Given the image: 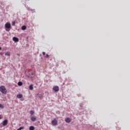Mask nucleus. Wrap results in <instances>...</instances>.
Returning a JSON list of instances; mask_svg holds the SVG:
<instances>
[{
	"label": "nucleus",
	"mask_w": 130,
	"mask_h": 130,
	"mask_svg": "<svg viewBox=\"0 0 130 130\" xmlns=\"http://www.w3.org/2000/svg\"><path fill=\"white\" fill-rule=\"evenodd\" d=\"M52 125H57V120L56 119H54V120L52 121Z\"/></svg>",
	"instance_id": "nucleus-3"
},
{
	"label": "nucleus",
	"mask_w": 130,
	"mask_h": 130,
	"mask_svg": "<svg viewBox=\"0 0 130 130\" xmlns=\"http://www.w3.org/2000/svg\"><path fill=\"white\" fill-rule=\"evenodd\" d=\"M11 23H7L5 24V30L6 31H10V29H11Z\"/></svg>",
	"instance_id": "nucleus-2"
},
{
	"label": "nucleus",
	"mask_w": 130,
	"mask_h": 130,
	"mask_svg": "<svg viewBox=\"0 0 130 130\" xmlns=\"http://www.w3.org/2000/svg\"><path fill=\"white\" fill-rule=\"evenodd\" d=\"M43 55H45V52H43Z\"/></svg>",
	"instance_id": "nucleus-22"
},
{
	"label": "nucleus",
	"mask_w": 130,
	"mask_h": 130,
	"mask_svg": "<svg viewBox=\"0 0 130 130\" xmlns=\"http://www.w3.org/2000/svg\"><path fill=\"white\" fill-rule=\"evenodd\" d=\"M38 96L39 98H41L42 97V94L38 93Z\"/></svg>",
	"instance_id": "nucleus-17"
},
{
	"label": "nucleus",
	"mask_w": 130,
	"mask_h": 130,
	"mask_svg": "<svg viewBox=\"0 0 130 130\" xmlns=\"http://www.w3.org/2000/svg\"><path fill=\"white\" fill-rule=\"evenodd\" d=\"M0 108H4V106L2 104H0Z\"/></svg>",
	"instance_id": "nucleus-18"
},
{
	"label": "nucleus",
	"mask_w": 130,
	"mask_h": 130,
	"mask_svg": "<svg viewBox=\"0 0 130 130\" xmlns=\"http://www.w3.org/2000/svg\"><path fill=\"white\" fill-rule=\"evenodd\" d=\"M7 124H8V120H5L4 121H3V126H6Z\"/></svg>",
	"instance_id": "nucleus-6"
},
{
	"label": "nucleus",
	"mask_w": 130,
	"mask_h": 130,
	"mask_svg": "<svg viewBox=\"0 0 130 130\" xmlns=\"http://www.w3.org/2000/svg\"><path fill=\"white\" fill-rule=\"evenodd\" d=\"M18 86H22L23 85V83H22V82H19L18 83Z\"/></svg>",
	"instance_id": "nucleus-16"
},
{
	"label": "nucleus",
	"mask_w": 130,
	"mask_h": 130,
	"mask_svg": "<svg viewBox=\"0 0 130 130\" xmlns=\"http://www.w3.org/2000/svg\"><path fill=\"white\" fill-rule=\"evenodd\" d=\"M24 126H21L19 128H18L17 130L24 129Z\"/></svg>",
	"instance_id": "nucleus-15"
},
{
	"label": "nucleus",
	"mask_w": 130,
	"mask_h": 130,
	"mask_svg": "<svg viewBox=\"0 0 130 130\" xmlns=\"http://www.w3.org/2000/svg\"><path fill=\"white\" fill-rule=\"evenodd\" d=\"M17 55H18L19 56H20V54L18 53L17 54Z\"/></svg>",
	"instance_id": "nucleus-23"
},
{
	"label": "nucleus",
	"mask_w": 130,
	"mask_h": 130,
	"mask_svg": "<svg viewBox=\"0 0 130 130\" xmlns=\"http://www.w3.org/2000/svg\"><path fill=\"white\" fill-rule=\"evenodd\" d=\"M66 122H68V123H70L71 122V119L70 118H66L65 119Z\"/></svg>",
	"instance_id": "nucleus-8"
},
{
	"label": "nucleus",
	"mask_w": 130,
	"mask_h": 130,
	"mask_svg": "<svg viewBox=\"0 0 130 130\" xmlns=\"http://www.w3.org/2000/svg\"><path fill=\"white\" fill-rule=\"evenodd\" d=\"M31 76H33V73H31Z\"/></svg>",
	"instance_id": "nucleus-24"
},
{
	"label": "nucleus",
	"mask_w": 130,
	"mask_h": 130,
	"mask_svg": "<svg viewBox=\"0 0 130 130\" xmlns=\"http://www.w3.org/2000/svg\"><path fill=\"white\" fill-rule=\"evenodd\" d=\"M80 107H82V106H83V104H80Z\"/></svg>",
	"instance_id": "nucleus-21"
},
{
	"label": "nucleus",
	"mask_w": 130,
	"mask_h": 130,
	"mask_svg": "<svg viewBox=\"0 0 130 130\" xmlns=\"http://www.w3.org/2000/svg\"><path fill=\"white\" fill-rule=\"evenodd\" d=\"M5 55H7L8 56H10L11 55V54L10 53V52H7L5 53Z\"/></svg>",
	"instance_id": "nucleus-12"
},
{
	"label": "nucleus",
	"mask_w": 130,
	"mask_h": 130,
	"mask_svg": "<svg viewBox=\"0 0 130 130\" xmlns=\"http://www.w3.org/2000/svg\"><path fill=\"white\" fill-rule=\"evenodd\" d=\"M34 88H33V84H31L29 86V90H33Z\"/></svg>",
	"instance_id": "nucleus-13"
},
{
	"label": "nucleus",
	"mask_w": 130,
	"mask_h": 130,
	"mask_svg": "<svg viewBox=\"0 0 130 130\" xmlns=\"http://www.w3.org/2000/svg\"><path fill=\"white\" fill-rule=\"evenodd\" d=\"M26 28H27V27H26V26H25V25H23V26H22L21 27L22 30H26Z\"/></svg>",
	"instance_id": "nucleus-11"
},
{
	"label": "nucleus",
	"mask_w": 130,
	"mask_h": 130,
	"mask_svg": "<svg viewBox=\"0 0 130 130\" xmlns=\"http://www.w3.org/2000/svg\"><path fill=\"white\" fill-rule=\"evenodd\" d=\"M0 50H2V47H0Z\"/></svg>",
	"instance_id": "nucleus-25"
},
{
	"label": "nucleus",
	"mask_w": 130,
	"mask_h": 130,
	"mask_svg": "<svg viewBox=\"0 0 130 130\" xmlns=\"http://www.w3.org/2000/svg\"><path fill=\"white\" fill-rule=\"evenodd\" d=\"M0 92H2L3 94H7L8 90H7L6 87L2 86L0 87Z\"/></svg>",
	"instance_id": "nucleus-1"
},
{
	"label": "nucleus",
	"mask_w": 130,
	"mask_h": 130,
	"mask_svg": "<svg viewBox=\"0 0 130 130\" xmlns=\"http://www.w3.org/2000/svg\"><path fill=\"white\" fill-rule=\"evenodd\" d=\"M46 57L47 58H48L49 57V55L48 54H46Z\"/></svg>",
	"instance_id": "nucleus-20"
},
{
	"label": "nucleus",
	"mask_w": 130,
	"mask_h": 130,
	"mask_svg": "<svg viewBox=\"0 0 130 130\" xmlns=\"http://www.w3.org/2000/svg\"><path fill=\"white\" fill-rule=\"evenodd\" d=\"M53 90L55 92H58V91H59V87H58V86H54Z\"/></svg>",
	"instance_id": "nucleus-4"
},
{
	"label": "nucleus",
	"mask_w": 130,
	"mask_h": 130,
	"mask_svg": "<svg viewBox=\"0 0 130 130\" xmlns=\"http://www.w3.org/2000/svg\"><path fill=\"white\" fill-rule=\"evenodd\" d=\"M0 119H1V116H0Z\"/></svg>",
	"instance_id": "nucleus-26"
},
{
	"label": "nucleus",
	"mask_w": 130,
	"mask_h": 130,
	"mask_svg": "<svg viewBox=\"0 0 130 130\" xmlns=\"http://www.w3.org/2000/svg\"><path fill=\"white\" fill-rule=\"evenodd\" d=\"M37 120V118L36 116H32L30 118V120L33 121L34 122H35Z\"/></svg>",
	"instance_id": "nucleus-5"
},
{
	"label": "nucleus",
	"mask_w": 130,
	"mask_h": 130,
	"mask_svg": "<svg viewBox=\"0 0 130 130\" xmlns=\"http://www.w3.org/2000/svg\"><path fill=\"white\" fill-rule=\"evenodd\" d=\"M34 113H35V112H34V111L31 110V111H30V114H31V115H33V114H34Z\"/></svg>",
	"instance_id": "nucleus-14"
},
{
	"label": "nucleus",
	"mask_w": 130,
	"mask_h": 130,
	"mask_svg": "<svg viewBox=\"0 0 130 130\" xmlns=\"http://www.w3.org/2000/svg\"><path fill=\"white\" fill-rule=\"evenodd\" d=\"M35 129V127L34 126H29V130H34Z\"/></svg>",
	"instance_id": "nucleus-10"
},
{
	"label": "nucleus",
	"mask_w": 130,
	"mask_h": 130,
	"mask_svg": "<svg viewBox=\"0 0 130 130\" xmlns=\"http://www.w3.org/2000/svg\"><path fill=\"white\" fill-rule=\"evenodd\" d=\"M16 24V22L14 21L12 23V26H14V25Z\"/></svg>",
	"instance_id": "nucleus-19"
},
{
	"label": "nucleus",
	"mask_w": 130,
	"mask_h": 130,
	"mask_svg": "<svg viewBox=\"0 0 130 130\" xmlns=\"http://www.w3.org/2000/svg\"><path fill=\"white\" fill-rule=\"evenodd\" d=\"M17 98H18L19 99H20L21 98H23V94H17Z\"/></svg>",
	"instance_id": "nucleus-9"
},
{
	"label": "nucleus",
	"mask_w": 130,
	"mask_h": 130,
	"mask_svg": "<svg viewBox=\"0 0 130 130\" xmlns=\"http://www.w3.org/2000/svg\"><path fill=\"white\" fill-rule=\"evenodd\" d=\"M13 40L15 41V42H19V39L17 37H13Z\"/></svg>",
	"instance_id": "nucleus-7"
}]
</instances>
